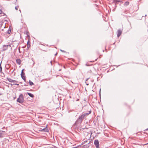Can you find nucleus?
I'll return each instance as SVG.
<instances>
[{
	"mask_svg": "<svg viewBox=\"0 0 148 148\" xmlns=\"http://www.w3.org/2000/svg\"><path fill=\"white\" fill-rule=\"evenodd\" d=\"M91 110L88 111L87 112H85L83 114L79 116V118L77 119L76 123H81L83 120L86 117L89 115L91 113Z\"/></svg>",
	"mask_w": 148,
	"mask_h": 148,
	"instance_id": "1",
	"label": "nucleus"
},
{
	"mask_svg": "<svg viewBox=\"0 0 148 148\" xmlns=\"http://www.w3.org/2000/svg\"><path fill=\"white\" fill-rule=\"evenodd\" d=\"M17 101L20 103H22L23 102L24 97L22 94L19 96V97L17 99Z\"/></svg>",
	"mask_w": 148,
	"mask_h": 148,
	"instance_id": "2",
	"label": "nucleus"
},
{
	"mask_svg": "<svg viewBox=\"0 0 148 148\" xmlns=\"http://www.w3.org/2000/svg\"><path fill=\"white\" fill-rule=\"evenodd\" d=\"M94 144L96 146V148H99V142L98 140H95Z\"/></svg>",
	"mask_w": 148,
	"mask_h": 148,
	"instance_id": "3",
	"label": "nucleus"
},
{
	"mask_svg": "<svg viewBox=\"0 0 148 148\" xmlns=\"http://www.w3.org/2000/svg\"><path fill=\"white\" fill-rule=\"evenodd\" d=\"M10 47V45H4L3 46V49L4 51H5L8 49V47Z\"/></svg>",
	"mask_w": 148,
	"mask_h": 148,
	"instance_id": "4",
	"label": "nucleus"
},
{
	"mask_svg": "<svg viewBox=\"0 0 148 148\" xmlns=\"http://www.w3.org/2000/svg\"><path fill=\"white\" fill-rule=\"evenodd\" d=\"M122 31L120 29H118L117 32V36L119 37L121 35Z\"/></svg>",
	"mask_w": 148,
	"mask_h": 148,
	"instance_id": "5",
	"label": "nucleus"
},
{
	"mask_svg": "<svg viewBox=\"0 0 148 148\" xmlns=\"http://www.w3.org/2000/svg\"><path fill=\"white\" fill-rule=\"evenodd\" d=\"M6 79L9 82H18V81H17L16 80H13L10 78L7 77L6 78Z\"/></svg>",
	"mask_w": 148,
	"mask_h": 148,
	"instance_id": "6",
	"label": "nucleus"
},
{
	"mask_svg": "<svg viewBox=\"0 0 148 148\" xmlns=\"http://www.w3.org/2000/svg\"><path fill=\"white\" fill-rule=\"evenodd\" d=\"M5 132L3 131L0 130V137H2L3 136V135L4 134L3 133H5Z\"/></svg>",
	"mask_w": 148,
	"mask_h": 148,
	"instance_id": "7",
	"label": "nucleus"
},
{
	"mask_svg": "<svg viewBox=\"0 0 148 148\" xmlns=\"http://www.w3.org/2000/svg\"><path fill=\"white\" fill-rule=\"evenodd\" d=\"M16 63L20 65L21 64V61L20 59H16Z\"/></svg>",
	"mask_w": 148,
	"mask_h": 148,
	"instance_id": "8",
	"label": "nucleus"
},
{
	"mask_svg": "<svg viewBox=\"0 0 148 148\" xmlns=\"http://www.w3.org/2000/svg\"><path fill=\"white\" fill-rule=\"evenodd\" d=\"M30 42L29 40H28L27 42V48H29L30 47Z\"/></svg>",
	"mask_w": 148,
	"mask_h": 148,
	"instance_id": "9",
	"label": "nucleus"
},
{
	"mask_svg": "<svg viewBox=\"0 0 148 148\" xmlns=\"http://www.w3.org/2000/svg\"><path fill=\"white\" fill-rule=\"evenodd\" d=\"M48 130L47 128H44L41 130V131H44V132H48Z\"/></svg>",
	"mask_w": 148,
	"mask_h": 148,
	"instance_id": "10",
	"label": "nucleus"
},
{
	"mask_svg": "<svg viewBox=\"0 0 148 148\" xmlns=\"http://www.w3.org/2000/svg\"><path fill=\"white\" fill-rule=\"evenodd\" d=\"M114 3H115L116 4L117 3V2H121V1L119 0H114Z\"/></svg>",
	"mask_w": 148,
	"mask_h": 148,
	"instance_id": "11",
	"label": "nucleus"
},
{
	"mask_svg": "<svg viewBox=\"0 0 148 148\" xmlns=\"http://www.w3.org/2000/svg\"><path fill=\"white\" fill-rule=\"evenodd\" d=\"M27 94L31 97H34V95L31 93L27 92Z\"/></svg>",
	"mask_w": 148,
	"mask_h": 148,
	"instance_id": "12",
	"label": "nucleus"
},
{
	"mask_svg": "<svg viewBox=\"0 0 148 148\" xmlns=\"http://www.w3.org/2000/svg\"><path fill=\"white\" fill-rule=\"evenodd\" d=\"M21 77L22 79L24 80V81L25 82L26 79H25V77L24 76V75H21Z\"/></svg>",
	"mask_w": 148,
	"mask_h": 148,
	"instance_id": "13",
	"label": "nucleus"
},
{
	"mask_svg": "<svg viewBox=\"0 0 148 148\" xmlns=\"http://www.w3.org/2000/svg\"><path fill=\"white\" fill-rule=\"evenodd\" d=\"M3 23V21H0V28H1L2 27Z\"/></svg>",
	"mask_w": 148,
	"mask_h": 148,
	"instance_id": "14",
	"label": "nucleus"
},
{
	"mask_svg": "<svg viewBox=\"0 0 148 148\" xmlns=\"http://www.w3.org/2000/svg\"><path fill=\"white\" fill-rule=\"evenodd\" d=\"M11 32V29L9 27L8 30L7 31V33L9 34Z\"/></svg>",
	"mask_w": 148,
	"mask_h": 148,
	"instance_id": "15",
	"label": "nucleus"
},
{
	"mask_svg": "<svg viewBox=\"0 0 148 148\" xmlns=\"http://www.w3.org/2000/svg\"><path fill=\"white\" fill-rule=\"evenodd\" d=\"M23 70L24 69H23L21 71V75H25V73L23 72Z\"/></svg>",
	"mask_w": 148,
	"mask_h": 148,
	"instance_id": "16",
	"label": "nucleus"
},
{
	"mask_svg": "<svg viewBox=\"0 0 148 148\" xmlns=\"http://www.w3.org/2000/svg\"><path fill=\"white\" fill-rule=\"evenodd\" d=\"M29 83L30 85H32L34 84L30 80H29Z\"/></svg>",
	"mask_w": 148,
	"mask_h": 148,
	"instance_id": "17",
	"label": "nucleus"
},
{
	"mask_svg": "<svg viewBox=\"0 0 148 148\" xmlns=\"http://www.w3.org/2000/svg\"><path fill=\"white\" fill-rule=\"evenodd\" d=\"M14 84H11V85H18L19 84H17V82H14Z\"/></svg>",
	"mask_w": 148,
	"mask_h": 148,
	"instance_id": "18",
	"label": "nucleus"
},
{
	"mask_svg": "<svg viewBox=\"0 0 148 148\" xmlns=\"http://www.w3.org/2000/svg\"><path fill=\"white\" fill-rule=\"evenodd\" d=\"M4 14L2 11L0 9V14Z\"/></svg>",
	"mask_w": 148,
	"mask_h": 148,
	"instance_id": "19",
	"label": "nucleus"
},
{
	"mask_svg": "<svg viewBox=\"0 0 148 148\" xmlns=\"http://www.w3.org/2000/svg\"><path fill=\"white\" fill-rule=\"evenodd\" d=\"M129 4V3L128 2H126L125 3V4L126 5H128Z\"/></svg>",
	"mask_w": 148,
	"mask_h": 148,
	"instance_id": "20",
	"label": "nucleus"
},
{
	"mask_svg": "<svg viewBox=\"0 0 148 148\" xmlns=\"http://www.w3.org/2000/svg\"><path fill=\"white\" fill-rule=\"evenodd\" d=\"M1 64H0V71H2V67H1Z\"/></svg>",
	"mask_w": 148,
	"mask_h": 148,
	"instance_id": "21",
	"label": "nucleus"
},
{
	"mask_svg": "<svg viewBox=\"0 0 148 148\" xmlns=\"http://www.w3.org/2000/svg\"><path fill=\"white\" fill-rule=\"evenodd\" d=\"M18 6H16L15 7V9L16 10H18Z\"/></svg>",
	"mask_w": 148,
	"mask_h": 148,
	"instance_id": "22",
	"label": "nucleus"
},
{
	"mask_svg": "<svg viewBox=\"0 0 148 148\" xmlns=\"http://www.w3.org/2000/svg\"><path fill=\"white\" fill-rule=\"evenodd\" d=\"M60 51L62 52H65V51H64V50H62L61 49L60 50Z\"/></svg>",
	"mask_w": 148,
	"mask_h": 148,
	"instance_id": "23",
	"label": "nucleus"
},
{
	"mask_svg": "<svg viewBox=\"0 0 148 148\" xmlns=\"http://www.w3.org/2000/svg\"><path fill=\"white\" fill-rule=\"evenodd\" d=\"M2 94H3L1 92H0V95H2Z\"/></svg>",
	"mask_w": 148,
	"mask_h": 148,
	"instance_id": "24",
	"label": "nucleus"
},
{
	"mask_svg": "<svg viewBox=\"0 0 148 148\" xmlns=\"http://www.w3.org/2000/svg\"><path fill=\"white\" fill-rule=\"evenodd\" d=\"M89 79V78H87V79H86V81H88V80Z\"/></svg>",
	"mask_w": 148,
	"mask_h": 148,
	"instance_id": "25",
	"label": "nucleus"
},
{
	"mask_svg": "<svg viewBox=\"0 0 148 148\" xmlns=\"http://www.w3.org/2000/svg\"><path fill=\"white\" fill-rule=\"evenodd\" d=\"M50 63L51 65H52V61H51L50 62Z\"/></svg>",
	"mask_w": 148,
	"mask_h": 148,
	"instance_id": "26",
	"label": "nucleus"
},
{
	"mask_svg": "<svg viewBox=\"0 0 148 148\" xmlns=\"http://www.w3.org/2000/svg\"><path fill=\"white\" fill-rule=\"evenodd\" d=\"M24 86H27V85H26V84H25L24 85Z\"/></svg>",
	"mask_w": 148,
	"mask_h": 148,
	"instance_id": "27",
	"label": "nucleus"
},
{
	"mask_svg": "<svg viewBox=\"0 0 148 148\" xmlns=\"http://www.w3.org/2000/svg\"><path fill=\"white\" fill-rule=\"evenodd\" d=\"M57 53H56L55 54V55H56H56H57Z\"/></svg>",
	"mask_w": 148,
	"mask_h": 148,
	"instance_id": "28",
	"label": "nucleus"
},
{
	"mask_svg": "<svg viewBox=\"0 0 148 148\" xmlns=\"http://www.w3.org/2000/svg\"><path fill=\"white\" fill-rule=\"evenodd\" d=\"M148 130V128L147 129H146V130Z\"/></svg>",
	"mask_w": 148,
	"mask_h": 148,
	"instance_id": "29",
	"label": "nucleus"
},
{
	"mask_svg": "<svg viewBox=\"0 0 148 148\" xmlns=\"http://www.w3.org/2000/svg\"><path fill=\"white\" fill-rule=\"evenodd\" d=\"M19 11H20V12H21V10H19Z\"/></svg>",
	"mask_w": 148,
	"mask_h": 148,
	"instance_id": "30",
	"label": "nucleus"
},
{
	"mask_svg": "<svg viewBox=\"0 0 148 148\" xmlns=\"http://www.w3.org/2000/svg\"><path fill=\"white\" fill-rule=\"evenodd\" d=\"M14 71H13L12 72V73Z\"/></svg>",
	"mask_w": 148,
	"mask_h": 148,
	"instance_id": "31",
	"label": "nucleus"
},
{
	"mask_svg": "<svg viewBox=\"0 0 148 148\" xmlns=\"http://www.w3.org/2000/svg\"><path fill=\"white\" fill-rule=\"evenodd\" d=\"M88 84H87V85H88Z\"/></svg>",
	"mask_w": 148,
	"mask_h": 148,
	"instance_id": "32",
	"label": "nucleus"
}]
</instances>
